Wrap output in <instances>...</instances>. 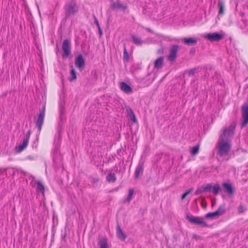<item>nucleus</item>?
I'll return each mask as SVG.
<instances>
[{
	"label": "nucleus",
	"mask_w": 248,
	"mask_h": 248,
	"mask_svg": "<svg viewBox=\"0 0 248 248\" xmlns=\"http://www.w3.org/2000/svg\"><path fill=\"white\" fill-rule=\"evenodd\" d=\"M236 124L232 123L228 127L224 128L217 145V155L220 157L228 155L231 150V138L232 137Z\"/></svg>",
	"instance_id": "f257e3e1"
},
{
	"label": "nucleus",
	"mask_w": 248,
	"mask_h": 248,
	"mask_svg": "<svg viewBox=\"0 0 248 248\" xmlns=\"http://www.w3.org/2000/svg\"><path fill=\"white\" fill-rule=\"evenodd\" d=\"M66 18L74 16L78 11L77 5L74 2L67 3L64 7Z\"/></svg>",
	"instance_id": "f03ea898"
},
{
	"label": "nucleus",
	"mask_w": 248,
	"mask_h": 248,
	"mask_svg": "<svg viewBox=\"0 0 248 248\" xmlns=\"http://www.w3.org/2000/svg\"><path fill=\"white\" fill-rule=\"evenodd\" d=\"M31 133V130L29 129L26 133L25 137L23 139L22 142L18 146L15 147V150L16 153H21L26 148L29 144Z\"/></svg>",
	"instance_id": "7ed1b4c3"
},
{
	"label": "nucleus",
	"mask_w": 248,
	"mask_h": 248,
	"mask_svg": "<svg viewBox=\"0 0 248 248\" xmlns=\"http://www.w3.org/2000/svg\"><path fill=\"white\" fill-rule=\"evenodd\" d=\"M46 111V106L44 104L41 109L40 110V112L37 116V121L35 122L36 126L38 129L39 133L40 132L42 129V126L44 123L45 115Z\"/></svg>",
	"instance_id": "20e7f679"
},
{
	"label": "nucleus",
	"mask_w": 248,
	"mask_h": 248,
	"mask_svg": "<svg viewBox=\"0 0 248 248\" xmlns=\"http://www.w3.org/2000/svg\"><path fill=\"white\" fill-rule=\"evenodd\" d=\"M179 48L180 46L177 45H173L170 47V53L167 58L169 61L173 62L176 60Z\"/></svg>",
	"instance_id": "39448f33"
},
{
	"label": "nucleus",
	"mask_w": 248,
	"mask_h": 248,
	"mask_svg": "<svg viewBox=\"0 0 248 248\" xmlns=\"http://www.w3.org/2000/svg\"><path fill=\"white\" fill-rule=\"evenodd\" d=\"M62 48L63 51L62 58H65L68 57L71 53V44L70 41L68 39L63 40L62 44Z\"/></svg>",
	"instance_id": "423d86ee"
},
{
	"label": "nucleus",
	"mask_w": 248,
	"mask_h": 248,
	"mask_svg": "<svg viewBox=\"0 0 248 248\" xmlns=\"http://www.w3.org/2000/svg\"><path fill=\"white\" fill-rule=\"evenodd\" d=\"M186 218L191 223L197 224L202 225L203 226L207 227V223L203 220V218L193 216H187Z\"/></svg>",
	"instance_id": "0eeeda50"
},
{
	"label": "nucleus",
	"mask_w": 248,
	"mask_h": 248,
	"mask_svg": "<svg viewBox=\"0 0 248 248\" xmlns=\"http://www.w3.org/2000/svg\"><path fill=\"white\" fill-rule=\"evenodd\" d=\"M242 114L243 121L241 123V127L243 128L248 124V105L247 104L242 106Z\"/></svg>",
	"instance_id": "6e6552de"
},
{
	"label": "nucleus",
	"mask_w": 248,
	"mask_h": 248,
	"mask_svg": "<svg viewBox=\"0 0 248 248\" xmlns=\"http://www.w3.org/2000/svg\"><path fill=\"white\" fill-rule=\"evenodd\" d=\"M204 37L211 42H214L222 40L224 38V35L217 32H213L206 34Z\"/></svg>",
	"instance_id": "1a4fd4ad"
},
{
	"label": "nucleus",
	"mask_w": 248,
	"mask_h": 248,
	"mask_svg": "<svg viewBox=\"0 0 248 248\" xmlns=\"http://www.w3.org/2000/svg\"><path fill=\"white\" fill-rule=\"evenodd\" d=\"M75 64L78 68L82 70L85 65V61L81 54H79L76 58Z\"/></svg>",
	"instance_id": "9d476101"
},
{
	"label": "nucleus",
	"mask_w": 248,
	"mask_h": 248,
	"mask_svg": "<svg viewBox=\"0 0 248 248\" xmlns=\"http://www.w3.org/2000/svg\"><path fill=\"white\" fill-rule=\"evenodd\" d=\"M143 170V163L142 162H139L135 171V179H138L140 175H142Z\"/></svg>",
	"instance_id": "9b49d317"
},
{
	"label": "nucleus",
	"mask_w": 248,
	"mask_h": 248,
	"mask_svg": "<svg viewBox=\"0 0 248 248\" xmlns=\"http://www.w3.org/2000/svg\"><path fill=\"white\" fill-rule=\"evenodd\" d=\"M226 192L230 195H232L234 192V189L232 185L229 183L224 182L222 184Z\"/></svg>",
	"instance_id": "f8f14e48"
},
{
	"label": "nucleus",
	"mask_w": 248,
	"mask_h": 248,
	"mask_svg": "<svg viewBox=\"0 0 248 248\" xmlns=\"http://www.w3.org/2000/svg\"><path fill=\"white\" fill-rule=\"evenodd\" d=\"M120 88L124 93L129 94L133 92L132 88L126 83L122 82L120 84Z\"/></svg>",
	"instance_id": "ddd939ff"
},
{
	"label": "nucleus",
	"mask_w": 248,
	"mask_h": 248,
	"mask_svg": "<svg viewBox=\"0 0 248 248\" xmlns=\"http://www.w3.org/2000/svg\"><path fill=\"white\" fill-rule=\"evenodd\" d=\"M111 7L113 9H121L123 11H125L127 8L126 4H123L119 1L113 2L111 4Z\"/></svg>",
	"instance_id": "4468645a"
},
{
	"label": "nucleus",
	"mask_w": 248,
	"mask_h": 248,
	"mask_svg": "<svg viewBox=\"0 0 248 248\" xmlns=\"http://www.w3.org/2000/svg\"><path fill=\"white\" fill-rule=\"evenodd\" d=\"M183 42L188 46L195 45L197 43V39L194 38L185 37L182 39Z\"/></svg>",
	"instance_id": "2eb2a0df"
},
{
	"label": "nucleus",
	"mask_w": 248,
	"mask_h": 248,
	"mask_svg": "<svg viewBox=\"0 0 248 248\" xmlns=\"http://www.w3.org/2000/svg\"><path fill=\"white\" fill-rule=\"evenodd\" d=\"M164 64V57L160 56L157 58L155 62L154 68L156 69H161Z\"/></svg>",
	"instance_id": "dca6fc26"
},
{
	"label": "nucleus",
	"mask_w": 248,
	"mask_h": 248,
	"mask_svg": "<svg viewBox=\"0 0 248 248\" xmlns=\"http://www.w3.org/2000/svg\"><path fill=\"white\" fill-rule=\"evenodd\" d=\"M116 231L117 236L118 238V239L123 241H124L126 238V235L125 233H124L120 225L118 224L117 226Z\"/></svg>",
	"instance_id": "f3484780"
},
{
	"label": "nucleus",
	"mask_w": 248,
	"mask_h": 248,
	"mask_svg": "<svg viewBox=\"0 0 248 248\" xmlns=\"http://www.w3.org/2000/svg\"><path fill=\"white\" fill-rule=\"evenodd\" d=\"M131 37L133 42L137 46H141L144 43V41L139 36L132 35Z\"/></svg>",
	"instance_id": "a211bd4d"
},
{
	"label": "nucleus",
	"mask_w": 248,
	"mask_h": 248,
	"mask_svg": "<svg viewBox=\"0 0 248 248\" xmlns=\"http://www.w3.org/2000/svg\"><path fill=\"white\" fill-rule=\"evenodd\" d=\"M217 7L219 9L218 16L223 15L225 11V5L224 2L221 0H219L217 3Z\"/></svg>",
	"instance_id": "6ab92c4d"
},
{
	"label": "nucleus",
	"mask_w": 248,
	"mask_h": 248,
	"mask_svg": "<svg viewBox=\"0 0 248 248\" xmlns=\"http://www.w3.org/2000/svg\"><path fill=\"white\" fill-rule=\"evenodd\" d=\"M126 110L127 112L128 115L130 118L131 120L134 123H137V120L136 118L135 115L132 109L130 107H128V108H126Z\"/></svg>",
	"instance_id": "aec40b11"
},
{
	"label": "nucleus",
	"mask_w": 248,
	"mask_h": 248,
	"mask_svg": "<svg viewBox=\"0 0 248 248\" xmlns=\"http://www.w3.org/2000/svg\"><path fill=\"white\" fill-rule=\"evenodd\" d=\"M216 212L218 217L224 214L226 212L225 205H220Z\"/></svg>",
	"instance_id": "412c9836"
},
{
	"label": "nucleus",
	"mask_w": 248,
	"mask_h": 248,
	"mask_svg": "<svg viewBox=\"0 0 248 248\" xmlns=\"http://www.w3.org/2000/svg\"><path fill=\"white\" fill-rule=\"evenodd\" d=\"M98 245L99 246V248H109L108 240L106 238H103L99 240Z\"/></svg>",
	"instance_id": "4be33fe9"
},
{
	"label": "nucleus",
	"mask_w": 248,
	"mask_h": 248,
	"mask_svg": "<svg viewBox=\"0 0 248 248\" xmlns=\"http://www.w3.org/2000/svg\"><path fill=\"white\" fill-rule=\"evenodd\" d=\"M36 191L44 194L45 192V186L40 181H37Z\"/></svg>",
	"instance_id": "5701e85b"
},
{
	"label": "nucleus",
	"mask_w": 248,
	"mask_h": 248,
	"mask_svg": "<svg viewBox=\"0 0 248 248\" xmlns=\"http://www.w3.org/2000/svg\"><path fill=\"white\" fill-rule=\"evenodd\" d=\"M106 179L109 183H114L116 181V177L114 173H110L107 176Z\"/></svg>",
	"instance_id": "b1692460"
},
{
	"label": "nucleus",
	"mask_w": 248,
	"mask_h": 248,
	"mask_svg": "<svg viewBox=\"0 0 248 248\" xmlns=\"http://www.w3.org/2000/svg\"><path fill=\"white\" fill-rule=\"evenodd\" d=\"M77 79V74L75 70L72 68L70 71V77L68 79L70 81H73Z\"/></svg>",
	"instance_id": "393cba45"
},
{
	"label": "nucleus",
	"mask_w": 248,
	"mask_h": 248,
	"mask_svg": "<svg viewBox=\"0 0 248 248\" xmlns=\"http://www.w3.org/2000/svg\"><path fill=\"white\" fill-rule=\"evenodd\" d=\"M212 192L215 195H217L218 194L220 191H221V188L218 184H216L213 186H212Z\"/></svg>",
	"instance_id": "a878e982"
},
{
	"label": "nucleus",
	"mask_w": 248,
	"mask_h": 248,
	"mask_svg": "<svg viewBox=\"0 0 248 248\" xmlns=\"http://www.w3.org/2000/svg\"><path fill=\"white\" fill-rule=\"evenodd\" d=\"M134 193V190L132 188H130L128 190V195L126 198V201L128 203H129L130 201H131L133 195Z\"/></svg>",
	"instance_id": "bb28decb"
},
{
	"label": "nucleus",
	"mask_w": 248,
	"mask_h": 248,
	"mask_svg": "<svg viewBox=\"0 0 248 248\" xmlns=\"http://www.w3.org/2000/svg\"><path fill=\"white\" fill-rule=\"evenodd\" d=\"M199 145L197 144V145L193 147L191 149L190 153L193 155H196L198 154L199 151Z\"/></svg>",
	"instance_id": "cd10ccee"
},
{
	"label": "nucleus",
	"mask_w": 248,
	"mask_h": 248,
	"mask_svg": "<svg viewBox=\"0 0 248 248\" xmlns=\"http://www.w3.org/2000/svg\"><path fill=\"white\" fill-rule=\"evenodd\" d=\"M212 189L211 184H208L206 186H202V191L204 192H211Z\"/></svg>",
	"instance_id": "c85d7f7f"
},
{
	"label": "nucleus",
	"mask_w": 248,
	"mask_h": 248,
	"mask_svg": "<svg viewBox=\"0 0 248 248\" xmlns=\"http://www.w3.org/2000/svg\"><path fill=\"white\" fill-rule=\"evenodd\" d=\"M205 217L207 218H213L218 217L217 216L216 211H215L214 212H210L206 214Z\"/></svg>",
	"instance_id": "c756f323"
},
{
	"label": "nucleus",
	"mask_w": 248,
	"mask_h": 248,
	"mask_svg": "<svg viewBox=\"0 0 248 248\" xmlns=\"http://www.w3.org/2000/svg\"><path fill=\"white\" fill-rule=\"evenodd\" d=\"M246 210V208L243 205L240 204L238 208V213L239 214H241L245 212Z\"/></svg>",
	"instance_id": "7c9ffc66"
},
{
	"label": "nucleus",
	"mask_w": 248,
	"mask_h": 248,
	"mask_svg": "<svg viewBox=\"0 0 248 248\" xmlns=\"http://www.w3.org/2000/svg\"><path fill=\"white\" fill-rule=\"evenodd\" d=\"M124 60L125 61H128L129 60V55L125 47L124 51Z\"/></svg>",
	"instance_id": "2f4dec72"
},
{
	"label": "nucleus",
	"mask_w": 248,
	"mask_h": 248,
	"mask_svg": "<svg viewBox=\"0 0 248 248\" xmlns=\"http://www.w3.org/2000/svg\"><path fill=\"white\" fill-rule=\"evenodd\" d=\"M194 190L193 188H190L188 191L186 192L184 194H183L181 197V199L182 200H184L185 198L187 196L189 193L192 192Z\"/></svg>",
	"instance_id": "473e14b6"
},
{
	"label": "nucleus",
	"mask_w": 248,
	"mask_h": 248,
	"mask_svg": "<svg viewBox=\"0 0 248 248\" xmlns=\"http://www.w3.org/2000/svg\"><path fill=\"white\" fill-rule=\"evenodd\" d=\"M93 16L94 18V23L97 26V28H98L99 27H100L99 22H98L96 16L94 14H93Z\"/></svg>",
	"instance_id": "72a5a7b5"
},
{
	"label": "nucleus",
	"mask_w": 248,
	"mask_h": 248,
	"mask_svg": "<svg viewBox=\"0 0 248 248\" xmlns=\"http://www.w3.org/2000/svg\"><path fill=\"white\" fill-rule=\"evenodd\" d=\"M202 192H204L203 191H202V186L201 188H198L196 191L195 192V195H199Z\"/></svg>",
	"instance_id": "f704fd0d"
},
{
	"label": "nucleus",
	"mask_w": 248,
	"mask_h": 248,
	"mask_svg": "<svg viewBox=\"0 0 248 248\" xmlns=\"http://www.w3.org/2000/svg\"><path fill=\"white\" fill-rule=\"evenodd\" d=\"M244 32L248 34V23H246L243 28Z\"/></svg>",
	"instance_id": "c9c22d12"
},
{
	"label": "nucleus",
	"mask_w": 248,
	"mask_h": 248,
	"mask_svg": "<svg viewBox=\"0 0 248 248\" xmlns=\"http://www.w3.org/2000/svg\"><path fill=\"white\" fill-rule=\"evenodd\" d=\"M7 169H8L7 168H4V169L0 168V175L3 173H5V174H6V171H7Z\"/></svg>",
	"instance_id": "e433bc0d"
},
{
	"label": "nucleus",
	"mask_w": 248,
	"mask_h": 248,
	"mask_svg": "<svg viewBox=\"0 0 248 248\" xmlns=\"http://www.w3.org/2000/svg\"><path fill=\"white\" fill-rule=\"evenodd\" d=\"M188 75L189 76H192L195 73V70L194 69H190L189 70H188Z\"/></svg>",
	"instance_id": "4c0bfd02"
},
{
	"label": "nucleus",
	"mask_w": 248,
	"mask_h": 248,
	"mask_svg": "<svg viewBox=\"0 0 248 248\" xmlns=\"http://www.w3.org/2000/svg\"><path fill=\"white\" fill-rule=\"evenodd\" d=\"M193 238L197 240V239H199L200 238V237L197 234H193Z\"/></svg>",
	"instance_id": "58836bf2"
},
{
	"label": "nucleus",
	"mask_w": 248,
	"mask_h": 248,
	"mask_svg": "<svg viewBox=\"0 0 248 248\" xmlns=\"http://www.w3.org/2000/svg\"><path fill=\"white\" fill-rule=\"evenodd\" d=\"M98 31H99V33L100 35L101 36L102 35V31L101 30L100 27H99L98 28Z\"/></svg>",
	"instance_id": "ea45409f"
},
{
	"label": "nucleus",
	"mask_w": 248,
	"mask_h": 248,
	"mask_svg": "<svg viewBox=\"0 0 248 248\" xmlns=\"http://www.w3.org/2000/svg\"><path fill=\"white\" fill-rule=\"evenodd\" d=\"M195 52V49L194 48H191L190 50V53L194 54Z\"/></svg>",
	"instance_id": "a19ab883"
},
{
	"label": "nucleus",
	"mask_w": 248,
	"mask_h": 248,
	"mask_svg": "<svg viewBox=\"0 0 248 248\" xmlns=\"http://www.w3.org/2000/svg\"><path fill=\"white\" fill-rule=\"evenodd\" d=\"M145 30L150 32H153V31L150 28H146Z\"/></svg>",
	"instance_id": "79ce46f5"
},
{
	"label": "nucleus",
	"mask_w": 248,
	"mask_h": 248,
	"mask_svg": "<svg viewBox=\"0 0 248 248\" xmlns=\"http://www.w3.org/2000/svg\"><path fill=\"white\" fill-rule=\"evenodd\" d=\"M163 52V49H159L158 50V53H161Z\"/></svg>",
	"instance_id": "37998d69"
},
{
	"label": "nucleus",
	"mask_w": 248,
	"mask_h": 248,
	"mask_svg": "<svg viewBox=\"0 0 248 248\" xmlns=\"http://www.w3.org/2000/svg\"><path fill=\"white\" fill-rule=\"evenodd\" d=\"M98 179H94V182H98Z\"/></svg>",
	"instance_id": "c03bdc74"
}]
</instances>
